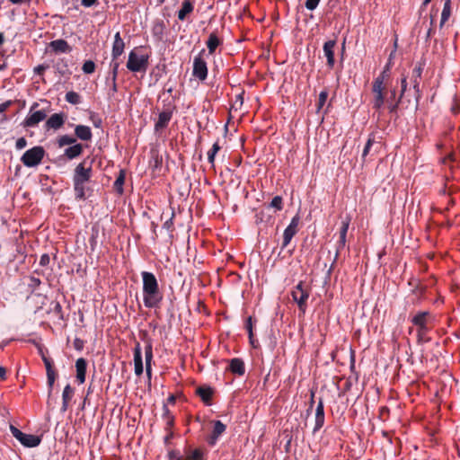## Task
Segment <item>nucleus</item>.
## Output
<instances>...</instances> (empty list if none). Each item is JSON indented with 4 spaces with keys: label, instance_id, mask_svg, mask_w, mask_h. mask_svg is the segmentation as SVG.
Wrapping results in <instances>:
<instances>
[{
    "label": "nucleus",
    "instance_id": "obj_44",
    "mask_svg": "<svg viewBox=\"0 0 460 460\" xmlns=\"http://www.w3.org/2000/svg\"><path fill=\"white\" fill-rule=\"evenodd\" d=\"M268 208H275L276 210H281L283 208V199L280 196H275L271 202L268 205Z\"/></svg>",
    "mask_w": 460,
    "mask_h": 460
},
{
    "label": "nucleus",
    "instance_id": "obj_25",
    "mask_svg": "<svg viewBox=\"0 0 460 460\" xmlns=\"http://www.w3.org/2000/svg\"><path fill=\"white\" fill-rule=\"evenodd\" d=\"M75 368H76V379L80 384L84 383L86 368H87V361L84 358H80L75 361Z\"/></svg>",
    "mask_w": 460,
    "mask_h": 460
},
{
    "label": "nucleus",
    "instance_id": "obj_60",
    "mask_svg": "<svg viewBox=\"0 0 460 460\" xmlns=\"http://www.w3.org/2000/svg\"><path fill=\"white\" fill-rule=\"evenodd\" d=\"M47 68H48V66L39 65L38 66H36L34 68V72H35V74H37L39 75H42Z\"/></svg>",
    "mask_w": 460,
    "mask_h": 460
},
{
    "label": "nucleus",
    "instance_id": "obj_35",
    "mask_svg": "<svg viewBox=\"0 0 460 460\" xmlns=\"http://www.w3.org/2000/svg\"><path fill=\"white\" fill-rule=\"evenodd\" d=\"M390 72L382 71L373 81L372 84L390 85Z\"/></svg>",
    "mask_w": 460,
    "mask_h": 460
},
{
    "label": "nucleus",
    "instance_id": "obj_20",
    "mask_svg": "<svg viewBox=\"0 0 460 460\" xmlns=\"http://www.w3.org/2000/svg\"><path fill=\"white\" fill-rule=\"evenodd\" d=\"M324 424V408L323 399H320L315 410V424L314 433L317 432Z\"/></svg>",
    "mask_w": 460,
    "mask_h": 460
},
{
    "label": "nucleus",
    "instance_id": "obj_53",
    "mask_svg": "<svg viewBox=\"0 0 460 460\" xmlns=\"http://www.w3.org/2000/svg\"><path fill=\"white\" fill-rule=\"evenodd\" d=\"M321 0H306L305 3V6L306 9L310 11H314L318 6Z\"/></svg>",
    "mask_w": 460,
    "mask_h": 460
},
{
    "label": "nucleus",
    "instance_id": "obj_16",
    "mask_svg": "<svg viewBox=\"0 0 460 460\" xmlns=\"http://www.w3.org/2000/svg\"><path fill=\"white\" fill-rule=\"evenodd\" d=\"M226 426L220 420L214 421V428L211 435L208 438V443L210 446L216 445L218 438L226 431Z\"/></svg>",
    "mask_w": 460,
    "mask_h": 460
},
{
    "label": "nucleus",
    "instance_id": "obj_55",
    "mask_svg": "<svg viewBox=\"0 0 460 460\" xmlns=\"http://www.w3.org/2000/svg\"><path fill=\"white\" fill-rule=\"evenodd\" d=\"M169 460H181L182 456H181L178 450H171L168 453Z\"/></svg>",
    "mask_w": 460,
    "mask_h": 460
},
{
    "label": "nucleus",
    "instance_id": "obj_21",
    "mask_svg": "<svg viewBox=\"0 0 460 460\" xmlns=\"http://www.w3.org/2000/svg\"><path fill=\"white\" fill-rule=\"evenodd\" d=\"M134 367H135V374L139 376L143 374V360H142V351L139 343H137L134 349Z\"/></svg>",
    "mask_w": 460,
    "mask_h": 460
},
{
    "label": "nucleus",
    "instance_id": "obj_43",
    "mask_svg": "<svg viewBox=\"0 0 460 460\" xmlns=\"http://www.w3.org/2000/svg\"><path fill=\"white\" fill-rule=\"evenodd\" d=\"M221 149L218 142L213 144L211 149L208 152V160L212 166H214L215 157L217 153Z\"/></svg>",
    "mask_w": 460,
    "mask_h": 460
},
{
    "label": "nucleus",
    "instance_id": "obj_7",
    "mask_svg": "<svg viewBox=\"0 0 460 460\" xmlns=\"http://www.w3.org/2000/svg\"><path fill=\"white\" fill-rule=\"evenodd\" d=\"M12 435L18 440L20 443L26 447H35L39 446L41 442V438L39 436L32 434H26L21 431L14 426L10 427Z\"/></svg>",
    "mask_w": 460,
    "mask_h": 460
},
{
    "label": "nucleus",
    "instance_id": "obj_10",
    "mask_svg": "<svg viewBox=\"0 0 460 460\" xmlns=\"http://www.w3.org/2000/svg\"><path fill=\"white\" fill-rule=\"evenodd\" d=\"M205 49H202L193 59L192 75L200 81H205L208 77L207 62L202 58Z\"/></svg>",
    "mask_w": 460,
    "mask_h": 460
},
{
    "label": "nucleus",
    "instance_id": "obj_6",
    "mask_svg": "<svg viewBox=\"0 0 460 460\" xmlns=\"http://www.w3.org/2000/svg\"><path fill=\"white\" fill-rule=\"evenodd\" d=\"M148 66L147 56H138L135 50L130 51L127 68L131 72H145Z\"/></svg>",
    "mask_w": 460,
    "mask_h": 460
},
{
    "label": "nucleus",
    "instance_id": "obj_48",
    "mask_svg": "<svg viewBox=\"0 0 460 460\" xmlns=\"http://www.w3.org/2000/svg\"><path fill=\"white\" fill-rule=\"evenodd\" d=\"M95 64L92 60H87L83 64L82 70L84 74H93L95 71Z\"/></svg>",
    "mask_w": 460,
    "mask_h": 460
},
{
    "label": "nucleus",
    "instance_id": "obj_51",
    "mask_svg": "<svg viewBox=\"0 0 460 460\" xmlns=\"http://www.w3.org/2000/svg\"><path fill=\"white\" fill-rule=\"evenodd\" d=\"M345 244H346V236L340 235L339 241L337 242L335 258H337L339 256L341 250L345 247Z\"/></svg>",
    "mask_w": 460,
    "mask_h": 460
},
{
    "label": "nucleus",
    "instance_id": "obj_31",
    "mask_svg": "<svg viewBox=\"0 0 460 460\" xmlns=\"http://www.w3.org/2000/svg\"><path fill=\"white\" fill-rule=\"evenodd\" d=\"M184 460H206L204 450L201 448L185 449Z\"/></svg>",
    "mask_w": 460,
    "mask_h": 460
},
{
    "label": "nucleus",
    "instance_id": "obj_50",
    "mask_svg": "<svg viewBox=\"0 0 460 460\" xmlns=\"http://www.w3.org/2000/svg\"><path fill=\"white\" fill-rule=\"evenodd\" d=\"M422 71H423V66L421 64H419L418 66H416L412 70L411 82H413V80L420 82Z\"/></svg>",
    "mask_w": 460,
    "mask_h": 460
},
{
    "label": "nucleus",
    "instance_id": "obj_3",
    "mask_svg": "<svg viewBox=\"0 0 460 460\" xmlns=\"http://www.w3.org/2000/svg\"><path fill=\"white\" fill-rule=\"evenodd\" d=\"M429 313L428 311L417 313L411 320V323L417 326V338L419 343L429 341V338L426 335L429 331L428 327Z\"/></svg>",
    "mask_w": 460,
    "mask_h": 460
},
{
    "label": "nucleus",
    "instance_id": "obj_41",
    "mask_svg": "<svg viewBox=\"0 0 460 460\" xmlns=\"http://www.w3.org/2000/svg\"><path fill=\"white\" fill-rule=\"evenodd\" d=\"M119 65L120 62L119 61V59L111 58V61L110 63L111 81H117Z\"/></svg>",
    "mask_w": 460,
    "mask_h": 460
},
{
    "label": "nucleus",
    "instance_id": "obj_24",
    "mask_svg": "<svg viewBox=\"0 0 460 460\" xmlns=\"http://www.w3.org/2000/svg\"><path fill=\"white\" fill-rule=\"evenodd\" d=\"M194 10V0H183L181 7L177 13V17L180 21L186 20L187 16Z\"/></svg>",
    "mask_w": 460,
    "mask_h": 460
},
{
    "label": "nucleus",
    "instance_id": "obj_62",
    "mask_svg": "<svg viewBox=\"0 0 460 460\" xmlns=\"http://www.w3.org/2000/svg\"><path fill=\"white\" fill-rule=\"evenodd\" d=\"M166 431H167V434H166V436L164 438V442L167 446V445H169L171 443V439L173 437V432L172 431V429L166 430Z\"/></svg>",
    "mask_w": 460,
    "mask_h": 460
},
{
    "label": "nucleus",
    "instance_id": "obj_46",
    "mask_svg": "<svg viewBox=\"0 0 460 460\" xmlns=\"http://www.w3.org/2000/svg\"><path fill=\"white\" fill-rule=\"evenodd\" d=\"M271 219V216L264 210H261L255 215V223L269 222Z\"/></svg>",
    "mask_w": 460,
    "mask_h": 460
},
{
    "label": "nucleus",
    "instance_id": "obj_38",
    "mask_svg": "<svg viewBox=\"0 0 460 460\" xmlns=\"http://www.w3.org/2000/svg\"><path fill=\"white\" fill-rule=\"evenodd\" d=\"M124 182H125V172L124 171H120L117 179L115 180L114 181V184H113V188L114 190L119 193V194H122L123 193V185H124Z\"/></svg>",
    "mask_w": 460,
    "mask_h": 460
},
{
    "label": "nucleus",
    "instance_id": "obj_19",
    "mask_svg": "<svg viewBox=\"0 0 460 460\" xmlns=\"http://www.w3.org/2000/svg\"><path fill=\"white\" fill-rule=\"evenodd\" d=\"M49 47L56 53H69L72 50L67 41L62 39L50 41Z\"/></svg>",
    "mask_w": 460,
    "mask_h": 460
},
{
    "label": "nucleus",
    "instance_id": "obj_29",
    "mask_svg": "<svg viewBox=\"0 0 460 460\" xmlns=\"http://www.w3.org/2000/svg\"><path fill=\"white\" fill-rule=\"evenodd\" d=\"M74 392H75L74 388L69 384H67L65 386V388L63 390V394H62V407H61V411L63 412H65L67 410L69 402L72 400V397L74 395Z\"/></svg>",
    "mask_w": 460,
    "mask_h": 460
},
{
    "label": "nucleus",
    "instance_id": "obj_39",
    "mask_svg": "<svg viewBox=\"0 0 460 460\" xmlns=\"http://www.w3.org/2000/svg\"><path fill=\"white\" fill-rule=\"evenodd\" d=\"M75 143H76V138L69 135L60 136L58 139L59 147H63L65 146H72Z\"/></svg>",
    "mask_w": 460,
    "mask_h": 460
},
{
    "label": "nucleus",
    "instance_id": "obj_22",
    "mask_svg": "<svg viewBox=\"0 0 460 460\" xmlns=\"http://www.w3.org/2000/svg\"><path fill=\"white\" fill-rule=\"evenodd\" d=\"M228 369L234 375L243 376L245 373V365L242 358H234L230 359Z\"/></svg>",
    "mask_w": 460,
    "mask_h": 460
},
{
    "label": "nucleus",
    "instance_id": "obj_9",
    "mask_svg": "<svg viewBox=\"0 0 460 460\" xmlns=\"http://www.w3.org/2000/svg\"><path fill=\"white\" fill-rule=\"evenodd\" d=\"M381 148V141L378 140L377 133L372 132L368 135L367 143L364 146L361 158L363 162L367 160V156H374L379 152Z\"/></svg>",
    "mask_w": 460,
    "mask_h": 460
},
{
    "label": "nucleus",
    "instance_id": "obj_26",
    "mask_svg": "<svg viewBox=\"0 0 460 460\" xmlns=\"http://www.w3.org/2000/svg\"><path fill=\"white\" fill-rule=\"evenodd\" d=\"M75 135L83 141H90L93 137L90 127L84 125H77L75 128Z\"/></svg>",
    "mask_w": 460,
    "mask_h": 460
},
{
    "label": "nucleus",
    "instance_id": "obj_45",
    "mask_svg": "<svg viewBox=\"0 0 460 460\" xmlns=\"http://www.w3.org/2000/svg\"><path fill=\"white\" fill-rule=\"evenodd\" d=\"M328 95H329V93L327 90H323L320 93L318 102L316 104L317 111H320L323 109V107L324 106V104L327 101Z\"/></svg>",
    "mask_w": 460,
    "mask_h": 460
},
{
    "label": "nucleus",
    "instance_id": "obj_37",
    "mask_svg": "<svg viewBox=\"0 0 460 460\" xmlns=\"http://www.w3.org/2000/svg\"><path fill=\"white\" fill-rule=\"evenodd\" d=\"M74 191L76 199L84 200L86 199L84 182H74Z\"/></svg>",
    "mask_w": 460,
    "mask_h": 460
},
{
    "label": "nucleus",
    "instance_id": "obj_15",
    "mask_svg": "<svg viewBox=\"0 0 460 460\" xmlns=\"http://www.w3.org/2000/svg\"><path fill=\"white\" fill-rule=\"evenodd\" d=\"M336 46L335 40H328L323 44V53L327 58V66L329 68H333L335 64L334 59V48Z\"/></svg>",
    "mask_w": 460,
    "mask_h": 460
},
{
    "label": "nucleus",
    "instance_id": "obj_61",
    "mask_svg": "<svg viewBox=\"0 0 460 460\" xmlns=\"http://www.w3.org/2000/svg\"><path fill=\"white\" fill-rule=\"evenodd\" d=\"M49 263V256L47 253H44L40 256V264L41 266H46Z\"/></svg>",
    "mask_w": 460,
    "mask_h": 460
},
{
    "label": "nucleus",
    "instance_id": "obj_11",
    "mask_svg": "<svg viewBox=\"0 0 460 460\" xmlns=\"http://www.w3.org/2000/svg\"><path fill=\"white\" fill-rule=\"evenodd\" d=\"M92 172V164L87 165L86 160H84L75 168L73 182L87 183L91 180Z\"/></svg>",
    "mask_w": 460,
    "mask_h": 460
},
{
    "label": "nucleus",
    "instance_id": "obj_18",
    "mask_svg": "<svg viewBox=\"0 0 460 460\" xmlns=\"http://www.w3.org/2000/svg\"><path fill=\"white\" fill-rule=\"evenodd\" d=\"M42 360L44 362L47 371L48 385L49 389H52L54 382L56 380L57 373L54 369L52 361L49 358L42 356Z\"/></svg>",
    "mask_w": 460,
    "mask_h": 460
},
{
    "label": "nucleus",
    "instance_id": "obj_34",
    "mask_svg": "<svg viewBox=\"0 0 460 460\" xmlns=\"http://www.w3.org/2000/svg\"><path fill=\"white\" fill-rule=\"evenodd\" d=\"M451 15V0H444L439 27L442 28Z\"/></svg>",
    "mask_w": 460,
    "mask_h": 460
},
{
    "label": "nucleus",
    "instance_id": "obj_5",
    "mask_svg": "<svg viewBox=\"0 0 460 460\" xmlns=\"http://www.w3.org/2000/svg\"><path fill=\"white\" fill-rule=\"evenodd\" d=\"M38 102L32 103V105L30 108L29 114L22 122L23 127L34 128L38 126L40 122L43 121L47 118V111L45 110L37 111L36 109L38 108Z\"/></svg>",
    "mask_w": 460,
    "mask_h": 460
},
{
    "label": "nucleus",
    "instance_id": "obj_33",
    "mask_svg": "<svg viewBox=\"0 0 460 460\" xmlns=\"http://www.w3.org/2000/svg\"><path fill=\"white\" fill-rule=\"evenodd\" d=\"M163 419L165 420V430H170L174 426V416L170 411L166 404L163 405Z\"/></svg>",
    "mask_w": 460,
    "mask_h": 460
},
{
    "label": "nucleus",
    "instance_id": "obj_59",
    "mask_svg": "<svg viewBox=\"0 0 460 460\" xmlns=\"http://www.w3.org/2000/svg\"><path fill=\"white\" fill-rule=\"evenodd\" d=\"M27 146V140L24 137H20L17 139L15 146L17 149H22Z\"/></svg>",
    "mask_w": 460,
    "mask_h": 460
},
{
    "label": "nucleus",
    "instance_id": "obj_64",
    "mask_svg": "<svg viewBox=\"0 0 460 460\" xmlns=\"http://www.w3.org/2000/svg\"><path fill=\"white\" fill-rule=\"evenodd\" d=\"M82 5L91 7L97 4V0H81Z\"/></svg>",
    "mask_w": 460,
    "mask_h": 460
},
{
    "label": "nucleus",
    "instance_id": "obj_28",
    "mask_svg": "<svg viewBox=\"0 0 460 460\" xmlns=\"http://www.w3.org/2000/svg\"><path fill=\"white\" fill-rule=\"evenodd\" d=\"M84 150L83 145L79 143H75L71 146L67 147L64 151V155L69 159H75L82 155Z\"/></svg>",
    "mask_w": 460,
    "mask_h": 460
},
{
    "label": "nucleus",
    "instance_id": "obj_17",
    "mask_svg": "<svg viewBox=\"0 0 460 460\" xmlns=\"http://www.w3.org/2000/svg\"><path fill=\"white\" fill-rule=\"evenodd\" d=\"M124 49H125L124 40L120 37V33L118 31L114 35V41L112 44V50H111V58L119 59V58L124 52Z\"/></svg>",
    "mask_w": 460,
    "mask_h": 460
},
{
    "label": "nucleus",
    "instance_id": "obj_4",
    "mask_svg": "<svg viewBox=\"0 0 460 460\" xmlns=\"http://www.w3.org/2000/svg\"><path fill=\"white\" fill-rule=\"evenodd\" d=\"M45 154V149L42 146H36L25 151L21 161L26 167H35L41 164Z\"/></svg>",
    "mask_w": 460,
    "mask_h": 460
},
{
    "label": "nucleus",
    "instance_id": "obj_40",
    "mask_svg": "<svg viewBox=\"0 0 460 460\" xmlns=\"http://www.w3.org/2000/svg\"><path fill=\"white\" fill-rule=\"evenodd\" d=\"M252 326H253L252 317V316H249V317L246 319V322H245V329H246V331H247V332H248V335H249L250 343H251L253 347H257V345L255 344V341H254V339H253Z\"/></svg>",
    "mask_w": 460,
    "mask_h": 460
},
{
    "label": "nucleus",
    "instance_id": "obj_63",
    "mask_svg": "<svg viewBox=\"0 0 460 460\" xmlns=\"http://www.w3.org/2000/svg\"><path fill=\"white\" fill-rule=\"evenodd\" d=\"M12 105V101H7L0 104V113L4 112Z\"/></svg>",
    "mask_w": 460,
    "mask_h": 460
},
{
    "label": "nucleus",
    "instance_id": "obj_1",
    "mask_svg": "<svg viewBox=\"0 0 460 460\" xmlns=\"http://www.w3.org/2000/svg\"><path fill=\"white\" fill-rule=\"evenodd\" d=\"M143 280V301L147 308L159 307L163 300V293L159 289L158 281L154 273L141 272Z\"/></svg>",
    "mask_w": 460,
    "mask_h": 460
},
{
    "label": "nucleus",
    "instance_id": "obj_13",
    "mask_svg": "<svg viewBox=\"0 0 460 460\" xmlns=\"http://www.w3.org/2000/svg\"><path fill=\"white\" fill-rule=\"evenodd\" d=\"M175 106H168L163 111L159 113L158 119L155 123V131L159 132L168 127L170 120L172 119V114L175 111Z\"/></svg>",
    "mask_w": 460,
    "mask_h": 460
},
{
    "label": "nucleus",
    "instance_id": "obj_27",
    "mask_svg": "<svg viewBox=\"0 0 460 460\" xmlns=\"http://www.w3.org/2000/svg\"><path fill=\"white\" fill-rule=\"evenodd\" d=\"M165 31L164 22L161 19L154 21L152 25V35L157 40H162Z\"/></svg>",
    "mask_w": 460,
    "mask_h": 460
},
{
    "label": "nucleus",
    "instance_id": "obj_57",
    "mask_svg": "<svg viewBox=\"0 0 460 460\" xmlns=\"http://www.w3.org/2000/svg\"><path fill=\"white\" fill-rule=\"evenodd\" d=\"M396 90L395 88H391L388 92L387 96L385 97V103H387V100L390 102H395Z\"/></svg>",
    "mask_w": 460,
    "mask_h": 460
},
{
    "label": "nucleus",
    "instance_id": "obj_8",
    "mask_svg": "<svg viewBox=\"0 0 460 460\" xmlns=\"http://www.w3.org/2000/svg\"><path fill=\"white\" fill-rule=\"evenodd\" d=\"M389 85L372 84V105L376 111H380L385 103V97L388 94Z\"/></svg>",
    "mask_w": 460,
    "mask_h": 460
},
{
    "label": "nucleus",
    "instance_id": "obj_2",
    "mask_svg": "<svg viewBox=\"0 0 460 460\" xmlns=\"http://www.w3.org/2000/svg\"><path fill=\"white\" fill-rule=\"evenodd\" d=\"M312 288L304 281H299L291 291V296L296 303L299 311L305 314L307 310V300L311 294Z\"/></svg>",
    "mask_w": 460,
    "mask_h": 460
},
{
    "label": "nucleus",
    "instance_id": "obj_49",
    "mask_svg": "<svg viewBox=\"0 0 460 460\" xmlns=\"http://www.w3.org/2000/svg\"><path fill=\"white\" fill-rule=\"evenodd\" d=\"M402 102V98L401 97H398V99L395 101V102H390L389 100H387V109L389 111L390 113H396L397 111H398V108H399V104L401 103Z\"/></svg>",
    "mask_w": 460,
    "mask_h": 460
},
{
    "label": "nucleus",
    "instance_id": "obj_56",
    "mask_svg": "<svg viewBox=\"0 0 460 460\" xmlns=\"http://www.w3.org/2000/svg\"><path fill=\"white\" fill-rule=\"evenodd\" d=\"M406 90H407V78H406V76H403L401 80V93H400L399 97H401L402 99Z\"/></svg>",
    "mask_w": 460,
    "mask_h": 460
},
{
    "label": "nucleus",
    "instance_id": "obj_30",
    "mask_svg": "<svg viewBox=\"0 0 460 460\" xmlns=\"http://www.w3.org/2000/svg\"><path fill=\"white\" fill-rule=\"evenodd\" d=\"M222 42L223 41L218 38L217 31L211 32L206 42L209 54H213Z\"/></svg>",
    "mask_w": 460,
    "mask_h": 460
},
{
    "label": "nucleus",
    "instance_id": "obj_14",
    "mask_svg": "<svg viewBox=\"0 0 460 460\" xmlns=\"http://www.w3.org/2000/svg\"><path fill=\"white\" fill-rule=\"evenodd\" d=\"M66 115L64 113H54L47 119L44 127L47 130H58L64 125Z\"/></svg>",
    "mask_w": 460,
    "mask_h": 460
},
{
    "label": "nucleus",
    "instance_id": "obj_54",
    "mask_svg": "<svg viewBox=\"0 0 460 460\" xmlns=\"http://www.w3.org/2000/svg\"><path fill=\"white\" fill-rule=\"evenodd\" d=\"M412 84H413V89H414V91L416 93L415 99H416V102L418 104L420 99L421 98V93H420V82H417L416 80H413Z\"/></svg>",
    "mask_w": 460,
    "mask_h": 460
},
{
    "label": "nucleus",
    "instance_id": "obj_32",
    "mask_svg": "<svg viewBox=\"0 0 460 460\" xmlns=\"http://www.w3.org/2000/svg\"><path fill=\"white\" fill-rule=\"evenodd\" d=\"M145 357H146V372L147 377L150 379L152 375L151 362L153 360V347L151 343H148L145 347Z\"/></svg>",
    "mask_w": 460,
    "mask_h": 460
},
{
    "label": "nucleus",
    "instance_id": "obj_42",
    "mask_svg": "<svg viewBox=\"0 0 460 460\" xmlns=\"http://www.w3.org/2000/svg\"><path fill=\"white\" fill-rule=\"evenodd\" d=\"M65 99L67 102L75 105L81 102V96L74 91L67 92L66 93Z\"/></svg>",
    "mask_w": 460,
    "mask_h": 460
},
{
    "label": "nucleus",
    "instance_id": "obj_58",
    "mask_svg": "<svg viewBox=\"0 0 460 460\" xmlns=\"http://www.w3.org/2000/svg\"><path fill=\"white\" fill-rule=\"evenodd\" d=\"M173 217H174V212H172L171 217L164 223V228H165L169 231L172 229Z\"/></svg>",
    "mask_w": 460,
    "mask_h": 460
},
{
    "label": "nucleus",
    "instance_id": "obj_52",
    "mask_svg": "<svg viewBox=\"0 0 460 460\" xmlns=\"http://www.w3.org/2000/svg\"><path fill=\"white\" fill-rule=\"evenodd\" d=\"M90 119L92 120L93 126L95 128H101L102 125V119L99 117L98 114L94 113V112H92L91 113V116H90Z\"/></svg>",
    "mask_w": 460,
    "mask_h": 460
},
{
    "label": "nucleus",
    "instance_id": "obj_47",
    "mask_svg": "<svg viewBox=\"0 0 460 460\" xmlns=\"http://www.w3.org/2000/svg\"><path fill=\"white\" fill-rule=\"evenodd\" d=\"M350 223V217L347 216L341 221V226L340 228V235L347 236L348 229Z\"/></svg>",
    "mask_w": 460,
    "mask_h": 460
},
{
    "label": "nucleus",
    "instance_id": "obj_12",
    "mask_svg": "<svg viewBox=\"0 0 460 460\" xmlns=\"http://www.w3.org/2000/svg\"><path fill=\"white\" fill-rule=\"evenodd\" d=\"M299 223L300 217L298 214H296L295 217H293L290 224L284 230L281 249L286 248L291 242L292 238L298 232Z\"/></svg>",
    "mask_w": 460,
    "mask_h": 460
},
{
    "label": "nucleus",
    "instance_id": "obj_23",
    "mask_svg": "<svg viewBox=\"0 0 460 460\" xmlns=\"http://www.w3.org/2000/svg\"><path fill=\"white\" fill-rule=\"evenodd\" d=\"M196 393L206 405H211L214 390L210 386H199Z\"/></svg>",
    "mask_w": 460,
    "mask_h": 460
},
{
    "label": "nucleus",
    "instance_id": "obj_36",
    "mask_svg": "<svg viewBox=\"0 0 460 460\" xmlns=\"http://www.w3.org/2000/svg\"><path fill=\"white\" fill-rule=\"evenodd\" d=\"M390 72L382 71L373 81L372 84L390 85Z\"/></svg>",
    "mask_w": 460,
    "mask_h": 460
}]
</instances>
